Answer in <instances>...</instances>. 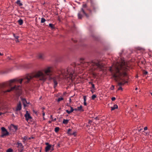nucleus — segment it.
I'll return each instance as SVG.
<instances>
[{
	"label": "nucleus",
	"mask_w": 152,
	"mask_h": 152,
	"mask_svg": "<svg viewBox=\"0 0 152 152\" xmlns=\"http://www.w3.org/2000/svg\"><path fill=\"white\" fill-rule=\"evenodd\" d=\"M129 67L123 61L121 62L117 63L114 68L110 67L109 71L111 73L112 77L115 81L123 80L122 78H128V72Z\"/></svg>",
	"instance_id": "nucleus-1"
},
{
	"label": "nucleus",
	"mask_w": 152,
	"mask_h": 152,
	"mask_svg": "<svg viewBox=\"0 0 152 152\" xmlns=\"http://www.w3.org/2000/svg\"><path fill=\"white\" fill-rule=\"evenodd\" d=\"M35 77L39 78L41 80H45L46 77V76L41 72L39 71L34 75L31 74L27 75L23 79L18 80L17 79H13L10 80L9 82V85H11V84L15 81L19 82L20 84L22 83L23 80L26 83H28L33 78Z\"/></svg>",
	"instance_id": "nucleus-2"
},
{
	"label": "nucleus",
	"mask_w": 152,
	"mask_h": 152,
	"mask_svg": "<svg viewBox=\"0 0 152 152\" xmlns=\"http://www.w3.org/2000/svg\"><path fill=\"white\" fill-rule=\"evenodd\" d=\"M61 73L64 76L65 79L68 78L72 80L73 75L75 72L74 68L70 66L68 67L67 69H62L61 71Z\"/></svg>",
	"instance_id": "nucleus-3"
},
{
	"label": "nucleus",
	"mask_w": 152,
	"mask_h": 152,
	"mask_svg": "<svg viewBox=\"0 0 152 152\" xmlns=\"http://www.w3.org/2000/svg\"><path fill=\"white\" fill-rule=\"evenodd\" d=\"M82 63L83 64L81 65L84 67H87L88 66L91 65V66H93L92 69L94 70H96L98 68L101 69L103 67V66L100 64L99 62H94L92 61L91 62H84Z\"/></svg>",
	"instance_id": "nucleus-4"
},
{
	"label": "nucleus",
	"mask_w": 152,
	"mask_h": 152,
	"mask_svg": "<svg viewBox=\"0 0 152 152\" xmlns=\"http://www.w3.org/2000/svg\"><path fill=\"white\" fill-rule=\"evenodd\" d=\"M84 14L86 18H88L90 17V15L88 14L83 9V8H81L80 11L79 12L78 14V18L79 19H82L83 17L82 14Z\"/></svg>",
	"instance_id": "nucleus-5"
},
{
	"label": "nucleus",
	"mask_w": 152,
	"mask_h": 152,
	"mask_svg": "<svg viewBox=\"0 0 152 152\" xmlns=\"http://www.w3.org/2000/svg\"><path fill=\"white\" fill-rule=\"evenodd\" d=\"M1 135L0 136L1 137H4V136L8 135L9 134V133L8 132L7 130L4 127H2L1 128Z\"/></svg>",
	"instance_id": "nucleus-6"
},
{
	"label": "nucleus",
	"mask_w": 152,
	"mask_h": 152,
	"mask_svg": "<svg viewBox=\"0 0 152 152\" xmlns=\"http://www.w3.org/2000/svg\"><path fill=\"white\" fill-rule=\"evenodd\" d=\"M24 117L25 118L27 122L30 121V122H32L33 121V119L28 111H26V113L24 115Z\"/></svg>",
	"instance_id": "nucleus-7"
},
{
	"label": "nucleus",
	"mask_w": 152,
	"mask_h": 152,
	"mask_svg": "<svg viewBox=\"0 0 152 152\" xmlns=\"http://www.w3.org/2000/svg\"><path fill=\"white\" fill-rule=\"evenodd\" d=\"M52 72L51 67H48L44 70L45 73L48 75H51Z\"/></svg>",
	"instance_id": "nucleus-8"
},
{
	"label": "nucleus",
	"mask_w": 152,
	"mask_h": 152,
	"mask_svg": "<svg viewBox=\"0 0 152 152\" xmlns=\"http://www.w3.org/2000/svg\"><path fill=\"white\" fill-rule=\"evenodd\" d=\"M20 87V86H15L14 87H11V88H10V89H8L6 91H2V92H3L4 93H5L7 92H10V91H12L13 90H14V89H15L16 90L19 89V88Z\"/></svg>",
	"instance_id": "nucleus-9"
},
{
	"label": "nucleus",
	"mask_w": 152,
	"mask_h": 152,
	"mask_svg": "<svg viewBox=\"0 0 152 152\" xmlns=\"http://www.w3.org/2000/svg\"><path fill=\"white\" fill-rule=\"evenodd\" d=\"M90 8L93 12H96L97 7L96 4L94 2L91 3Z\"/></svg>",
	"instance_id": "nucleus-10"
},
{
	"label": "nucleus",
	"mask_w": 152,
	"mask_h": 152,
	"mask_svg": "<svg viewBox=\"0 0 152 152\" xmlns=\"http://www.w3.org/2000/svg\"><path fill=\"white\" fill-rule=\"evenodd\" d=\"M17 144L18 145L17 147L20 148L21 150V151H22L23 149V145L22 143L21 142H17Z\"/></svg>",
	"instance_id": "nucleus-11"
},
{
	"label": "nucleus",
	"mask_w": 152,
	"mask_h": 152,
	"mask_svg": "<svg viewBox=\"0 0 152 152\" xmlns=\"http://www.w3.org/2000/svg\"><path fill=\"white\" fill-rule=\"evenodd\" d=\"M21 109V105L20 102L17 105V106L16 108V111H18L20 110Z\"/></svg>",
	"instance_id": "nucleus-12"
},
{
	"label": "nucleus",
	"mask_w": 152,
	"mask_h": 152,
	"mask_svg": "<svg viewBox=\"0 0 152 152\" xmlns=\"http://www.w3.org/2000/svg\"><path fill=\"white\" fill-rule=\"evenodd\" d=\"M53 81L54 83V88L56 87L58 84V83L57 82V78L56 77H54L53 78Z\"/></svg>",
	"instance_id": "nucleus-13"
},
{
	"label": "nucleus",
	"mask_w": 152,
	"mask_h": 152,
	"mask_svg": "<svg viewBox=\"0 0 152 152\" xmlns=\"http://www.w3.org/2000/svg\"><path fill=\"white\" fill-rule=\"evenodd\" d=\"M123 82H119L118 83V86H122L124 85L125 83H128L127 81H125L124 80H123Z\"/></svg>",
	"instance_id": "nucleus-14"
},
{
	"label": "nucleus",
	"mask_w": 152,
	"mask_h": 152,
	"mask_svg": "<svg viewBox=\"0 0 152 152\" xmlns=\"http://www.w3.org/2000/svg\"><path fill=\"white\" fill-rule=\"evenodd\" d=\"M8 85V83H4L1 84H0V88H2L6 87Z\"/></svg>",
	"instance_id": "nucleus-15"
},
{
	"label": "nucleus",
	"mask_w": 152,
	"mask_h": 152,
	"mask_svg": "<svg viewBox=\"0 0 152 152\" xmlns=\"http://www.w3.org/2000/svg\"><path fill=\"white\" fill-rule=\"evenodd\" d=\"M71 108L70 110L69 111L68 110H66V112L68 113V114H70L74 110V109L73 107H72L71 106H69Z\"/></svg>",
	"instance_id": "nucleus-16"
},
{
	"label": "nucleus",
	"mask_w": 152,
	"mask_h": 152,
	"mask_svg": "<svg viewBox=\"0 0 152 152\" xmlns=\"http://www.w3.org/2000/svg\"><path fill=\"white\" fill-rule=\"evenodd\" d=\"M10 127L12 128H13L16 131L18 129V126H16L14 124H12L10 126Z\"/></svg>",
	"instance_id": "nucleus-17"
},
{
	"label": "nucleus",
	"mask_w": 152,
	"mask_h": 152,
	"mask_svg": "<svg viewBox=\"0 0 152 152\" xmlns=\"http://www.w3.org/2000/svg\"><path fill=\"white\" fill-rule=\"evenodd\" d=\"M51 145H48L45 148V151L46 152L48 151L50 149Z\"/></svg>",
	"instance_id": "nucleus-18"
},
{
	"label": "nucleus",
	"mask_w": 152,
	"mask_h": 152,
	"mask_svg": "<svg viewBox=\"0 0 152 152\" xmlns=\"http://www.w3.org/2000/svg\"><path fill=\"white\" fill-rule=\"evenodd\" d=\"M77 110H78V111L82 112H83L84 111V110L83 108V107L82 105H80L79 107H77Z\"/></svg>",
	"instance_id": "nucleus-19"
},
{
	"label": "nucleus",
	"mask_w": 152,
	"mask_h": 152,
	"mask_svg": "<svg viewBox=\"0 0 152 152\" xmlns=\"http://www.w3.org/2000/svg\"><path fill=\"white\" fill-rule=\"evenodd\" d=\"M22 101L23 102L24 106H26V104L27 103L26 99L25 98H23L22 99Z\"/></svg>",
	"instance_id": "nucleus-20"
},
{
	"label": "nucleus",
	"mask_w": 152,
	"mask_h": 152,
	"mask_svg": "<svg viewBox=\"0 0 152 152\" xmlns=\"http://www.w3.org/2000/svg\"><path fill=\"white\" fill-rule=\"evenodd\" d=\"M118 108V106L117 104H115L113 107H111V110L112 111Z\"/></svg>",
	"instance_id": "nucleus-21"
},
{
	"label": "nucleus",
	"mask_w": 152,
	"mask_h": 152,
	"mask_svg": "<svg viewBox=\"0 0 152 152\" xmlns=\"http://www.w3.org/2000/svg\"><path fill=\"white\" fill-rule=\"evenodd\" d=\"M86 96H83V98L84 99V104L85 106H86L87 105V104L86 103Z\"/></svg>",
	"instance_id": "nucleus-22"
},
{
	"label": "nucleus",
	"mask_w": 152,
	"mask_h": 152,
	"mask_svg": "<svg viewBox=\"0 0 152 152\" xmlns=\"http://www.w3.org/2000/svg\"><path fill=\"white\" fill-rule=\"evenodd\" d=\"M18 22L20 25H21L23 23V20L21 19H20L18 20Z\"/></svg>",
	"instance_id": "nucleus-23"
},
{
	"label": "nucleus",
	"mask_w": 152,
	"mask_h": 152,
	"mask_svg": "<svg viewBox=\"0 0 152 152\" xmlns=\"http://www.w3.org/2000/svg\"><path fill=\"white\" fill-rule=\"evenodd\" d=\"M16 3L19 6H22L23 5V4L21 2L20 0H18Z\"/></svg>",
	"instance_id": "nucleus-24"
},
{
	"label": "nucleus",
	"mask_w": 152,
	"mask_h": 152,
	"mask_svg": "<svg viewBox=\"0 0 152 152\" xmlns=\"http://www.w3.org/2000/svg\"><path fill=\"white\" fill-rule=\"evenodd\" d=\"M69 120L67 119H64L63 121V123L65 124H67L68 123Z\"/></svg>",
	"instance_id": "nucleus-25"
},
{
	"label": "nucleus",
	"mask_w": 152,
	"mask_h": 152,
	"mask_svg": "<svg viewBox=\"0 0 152 152\" xmlns=\"http://www.w3.org/2000/svg\"><path fill=\"white\" fill-rule=\"evenodd\" d=\"M87 10L89 12V14H88L90 16L92 13V11H93L92 10L91 8H88Z\"/></svg>",
	"instance_id": "nucleus-26"
},
{
	"label": "nucleus",
	"mask_w": 152,
	"mask_h": 152,
	"mask_svg": "<svg viewBox=\"0 0 152 152\" xmlns=\"http://www.w3.org/2000/svg\"><path fill=\"white\" fill-rule=\"evenodd\" d=\"M49 26L52 29H54L55 28V27L54 26V25L52 23H50L49 25Z\"/></svg>",
	"instance_id": "nucleus-27"
},
{
	"label": "nucleus",
	"mask_w": 152,
	"mask_h": 152,
	"mask_svg": "<svg viewBox=\"0 0 152 152\" xmlns=\"http://www.w3.org/2000/svg\"><path fill=\"white\" fill-rule=\"evenodd\" d=\"M89 84H91L92 85V88L94 89L95 88L94 85L93 83L92 82H89Z\"/></svg>",
	"instance_id": "nucleus-28"
},
{
	"label": "nucleus",
	"mask_w": 152,
	"mask_h": 152,
	"mask_svg": "<svg viewBox=\"0 0 152 152\" xmlns=\"http://www.w3.org/2000/svg\"><path fill=\"white\" fill-rule=\"evenodd\" d=\"M46 21V20L44 18H42L41 21V23H43L45 22Z\"/></svg>",
	"instance_id": "nucleus-29"
},
{
	"label": "nucleus",
	"mask_w": 152,
	"mask_h": 152,
	"mask_svg": "<svg viewBox=\"0 0 152 152\" xmlns=\"http://www.w3.org/2000/svg\"><path fill=\"white\" fill-rule=\"evenodd\" d=\"M59 130V128L58 127H56L55 129V131L56 132H58Z\"/></svg>",
	"instance_id": "nucleus-30"
},
{
	"label": "nucleus",
	"mask_w": 152,
	"mask_h": 152,
	"mask_svg": "<svg viewBox=\"0 0 152 152\" xmlns=\"http://www.w3.org/2000/svg\"><path fill=\"white\" fill-rule=\"evenodd\" d=\"M96 97V96L94 94L91 96V99L93 100H94L95 99Z\"/></svg>",
	"instance_id": "nucleus-31"
},
{
	"label": "nucleus",
	"mask_w": 152,
	"mask_h": 152,
	"mask_svg": "<svg viewBox=\"0 0 152 152\" xmlns=\"http://www.w3.org/2000/svg\"><path fill=\"white\" fill-rule=\"evenodd\" d=\"M43 55L42 54H39V58L40 59H42L43 58Z\"/></svg>",
	"instance_id": "nucleus-32"
},
{
	"label": "nucleus",
	"mask_w": 152,
	"mask_h": 152,
	"mask_svg": "<svg viewBox=\"0 0 152 152\" xmlns=\"http://www.w3.org/2000/svg\"><path fill=\"white\" fill-rule=\"evenodd\" d=\"M64 99L62 97H60L58 98V100H57V101L58 102H59L61 100H63Z\"/></svg>",
	"instance_id": "nucleus-33"
},
{
	"label": "nucleus",
	"mask_w": 152,
	"mask_h": 152,
	"mask_svg": "<svg viewBox=\"0 0 152 152\" xmlns=\"http://www.w3.org/2000/svg\"><path fill=\"white\" fill-rule=\"evenodd\" d=\"M13 35L15 38L16 39H18L19 37L18 36L16 35L14 33H13Z\"/></svg>",
	"instance_id": "nucleus-34"
},
{
	"label": "nucleus",
	"mask_w": 152,
	"mask_h": 152,
	"mask_svg": "<svg viewBox=\"0 0 152 152\" xmlns=\"http://www.w3.org/2000/svg\"><path fill=\"white\" fill-rule=\"evenodd\" d=\"M13 151V150L11 148H9L7 149L6 151V152H12Z\"/></svg>",
	"instance_id": "nucleus-35"
},
{
	"label": "nucleus",
	"mask_w": 152,
	"mask_h": 152,
	"mask_svg": "<svg viewBox=\"0 0 152 152\" xmlns=\"http://www.w3.org/2000/svg\"><path fill=\"white\" fill-rule=\"evenodd\" d=\"M82 7L83 8H86L87 7V5L86 4H83L82 5Z\"/></svg>",
	"instance_id": "nucleus-36"
},
{
	"label": "nucleus",
	"mask_w": 152,
	"mask_h": 152,
	"mask_svg": "<svg viewBox=\"0 0 152 152\" xmlns=\"http://www.w3.org/2000/svg\"><path fill=\"white\" fill-rule=\"evenodd\" d=\"M70 135H74L75 136H76V132H74L72 133H71L70 134Z\"/></svg>",
	"instance_id": "nucleus-37"
},
{
	"label": "nucleus",
	"mask_w": 152,
	"mask_h": 152,
	"mask_svg": "<svg viewBox=\"0 0 152 152\" xmlns=\"http://www.w3.org/2000/svg\"><path fill=\"white\" fill-rule=\"evenodd\" d=\"M27 139V137L26 136H24V137L23 138V142H24V141H25Z\"/></svg>",
	"instance_id": "nucleus-38"
},
{
	"label": "nucleus",
	"mask_w": 152,
	"mask_h": 152,
	"mask_svg": "<svg viewBox=\"0 0 152 152\" xmlns=\"http://www.w3.org/2000/svg\"><path fill=\"white\" fill-rule=\"evenodd\" d=\"M33 112L37 115L38 113L37 112L35 111L34 110H33Z\"/></svg>",
	"instance_id": "nucleus-39"
},
{
	"label": "nucleus",
	"mask_w": 152,
	"mask_h": 152,
	"mask_svg": "<svg viewBox=\"0 0 152 152\" xmlns=\"http://www.w3.org/2000/svg\"><path fill=\"white\" fill-rule=\"evenodd\" d=\"M121 90V91L123 90V88L121 86H120L118 88V90Z\"/></svg>",
	"instance_id": "nucleus-40"
},
{
	"label": "nucleus",
	"mask_w": 152,
	"mask_h": 152,
	"mask_svg": "<svg viewBox=\"0 0 152 152\" xmlns=\"http://www.w3.org/2000/svg\"><path fill=\"white\" fill-rule=\"evenodd\" d=\"M114 88V86L113 85H112V86L110 88V89L112 90H113Z\"/></svg>",
	"instance_id": "nucleus-41"
},
{
	"label": "nucleus",
	"mask_w": 152,
	"mask_h": 152,
	"mask_svg": "<svg viewBox=\"0 0 152 152\" xmlns=\"http://www.w3.org/2000/svg\"><path fill=\"white\" fill-rule=\"evenodd\" d=\"M71 130L70 129H68V133L69 134H71V133H70V131H71Z\"/></svg>",
	"instance_id": "nucleus-42"
},
{
	"label": "nucleus",
	"mask_w": 152,
	"mask_h": 152,
	"mask_svg": "<svg viewBox=\"0 0 152 152\" xmlns=\"http://www.w3.org/2000/svg\"><path fill=\"white\" fill-rule=\"evenodd\" d=\"M115 97H113L111 98V100H112V101H114L115 100Z\"/></svg>",
	"instance_id": "nucleus-43"
},
{
	"label": "nucleus",
	"mask_w": 152,
	"mask_h": 152,
	"mask_svg": "<svg viewBox=\"0 0 152 152\" xmlns=\"http://www.w3.org/2000/svg\"><path fill=\"white\" fill-rule=\"evenodd\" d=\"M147 129H148V128L146 126L144 128V130H146Z\"/></svg>",
	"instance_id": "nucleus-44"
},
{
	"label": "nucleus",
	"mask_w": 152,
	"mask_h": 152,
	"mask_svg": "<svg viewBox=\"0 0 152 152\" xmlns=\"http://www.w3.org/2000/svg\"><path fill=\"white\" fill-rule=\"evenodd\" d=\"M148 72H147V71H145L144 72V74L145 75H146L147 74H148Z\"/></svg>",
	"instance_id": "nucleus-45"
},
{
	"label": "nucleus",
	"mask_w": 152,
	"mask_h": 152,
	"mask_svg": "<svg viewBox=\"0 0 152 152\" xmlns=\"http://www.w3.org/2000/svg\"><path fill=\"white\" fill-rule=\"evenodd\" d=\"M56 118H54V119H53V120H52V121H56Z\"/></svg>",
	"instance_id": "nucleus-46"
},
{
	"label": "nucleus",
	"mask_w": 152,
	"mask_h": 152,
	"mask_svg": "<svg viewBox=\"0 0 152 152\" xmlns=\"http://www.w3.org/2000/svg\"><path fill=\"white\" fill-rule=\"evenodd\" d=\"M72 41H73V42H74L75 43H76L77 42V40H73V39H72Z\"/></svg>",
	"instance_id": "nucleus-47"
},
{
	"label": "nucleus",
	"mask_w": 152,
	"mask_h": 152,
	"mask_svg": "<svg viewBox=\"0 0 152 152\" xmlns=\"http://www.w3.org/2000/svg\"><path fill=\"white\" fill-rule=\"evenodd\" d=\"M45 144H46V145H50V144H49V143H48V142H46V143H45Z\"/></svg>",
	"instance_id": "nucleus-48"
},
{
	"label": "nucleus",
	"mask_w": 152,
	"mask_h": 152,
	"mask_svg": "<svg viewBox=\"0 0 152 152\" xmlns=\"http://www.w3.org/2000/svg\"><path fill=\"white\" fill-rule=\"evenodd\" d=\"M50 118H51L52 120L53 119V115H50Z\"/></svg>",
	"instance_id": "nucleus-49"
},
{
	"label": "nucleus",
	"mask_w": 152,
	"mask_h": 152,
	"mask_svg": "<svg viewBox=\"0 0 152 152\" xmlns=\"http://www.w3.org/2000/svg\"><path fill=\"white\" fill-rule=\"evenodd\" d=\"M52 121H49L48 123H49L50 124L51 123Z\"/></svg>",
	"instance_id": "nucleus-50"
},
{
	"label": "nucleus",
	"mask_w": 152,
	"mask_h": 152,
	"mask_svg": "<svg viewBox=\"0 0 152 152\" xmlns=\"http://www.w3.org/2000/svg\"><path fill=\"white\" fill-rule=\"evenodd\" d=\"M42 115L43 116H44L45 115V113H42Z\"/></svg>",
	"instance_id": "nucleus-51"
},
{
	"label": "nucleus",
	"mask_w": 152,
	"mask_h": 152,
	"mask_svg": "<svg viewBox=\"0 0 152 152\" xmlns=\"http://www.w3.org/2000/svg\"><path fill=\"white\" fill-rule=\"evenodd\" d=\"M90 3H91V2H93V0H90Z\"/></svg>",
	"instance_id": "nucleus-52"
},
{
	"label": "nucleus",
	"mask_w": 152,
	"mask_h": 152,
	"mask_svg": "<svg viewBox=\"0 0 152 152\" xmlns=\"http://www.w3.org/2000/svg\"><path fill=\"white\" fill-rule=\"evenodd\" d=\"M74 110H75V111L78 110H77V108L74 109Z\"/></svg>",
	"instance_id": "nucleus-53"
},
{
	"label": "nucleus",
	"mask_w": 152,
	"mask_h": 152,
	"mask_svg": "<svg viewBox=\"0 0 152 152\" xmlns=\"http://www.w3.org/2000/svg\"><path fill=\"white\" fill-rule=\"evenodd\" d=\"M91 91L92 92V93L93 94L94 93L93 91L92 90H91Z\"/></svg>",
	"instance_id": "nucleus-54"
},
{
	"label": "nucleus",
	"mask_w": 152,
	"mask_h": 152,
	"mask_svg": "<svg viewBox=\"0 0 152 152\" xmlns=\"http://www.w3.org/2000/svg\"><path fill=\"white\" fill-rule=\"evenodd\" d=\"M3 54H2V53H1L0 52V56H3Z\"/></svg>",
	"instance_id": "nucleus-55"
},
{
	"label": "nucleus",
	"mask_w": 152,
	"mask_h": 152,
	"mask_svg": "<svg viewBox=\"0 0 152 152\" xmlns=\"http://www.w3.org/2000/svg\"><path fill=\"white\" fill-rule=\"evenodd\" d=\"M19 42V41L18 40V39H17V40L16 41V42Z\"/></svg>",
	"instance_id": "nucleus-56"
},
{
	"label": "nucleus",
	"mask_w": 152,
	"mask_h": 152,
	"mask_svg": "<svg viewBox=\"0 0 152 152\" xmlns=\"http://www.w3.org/2000/svg\"><path fill=\"white\" fill-rule=\"evenodd\" d=\"M92 36L94 38H95V36L94 35H92Z\"/></svg>",
	"instance_id": "nucleus-57"
},
{
	"label": "nucleus",
	"mask_w": 152,
	"mask_h": 152,
	"mask_svg": "<svg viewBox=\"0 0 152 152\" xmlns=\"http://www.w3.org/2000/svg\"><path fill=\"white\" fill-rule=\"evenodd\" d=\"M42 109L43 110H44V109H45V108H44V107H42Z\"/></svg>",
	"instance_id": "nucleus-58"
},
{
	"label": "nucleus",
	"mask_w": 152,
	"mask_h": 152,
	"mask_svg": "<svg viewBox=\"0 0 152 152\" xmlns=\"http://www.w3.org/2000/svg\"><path fill=\"white\" fill-rule=\"evenodd\" d=\"M2 114V113L1 112H0V115H1Z\"/></svg>",
	"instance_id": "nucleus-59"
},
{
	"label": "nucleus",
	"mask_w": 152,
	"mask_h": 152,
	"mask_svg": "<svg viewBox=\"0 0 152 152\" xmlns=\"http://www.w3.org/2000/svg\"><path fill=\"white\" fill-rule=\"evenodd\" d=\"M137 88H135V90H137Z\"/></svg>",
	"instance_id": "nucleus-60"
},
{
	"label": "nucleus",
	"mask_w": 152,
	"mask_h": 152,
	"mask_svg": "<svg viewBox=\"0 0 152 152\" xmlns=\"http://www.w3.org/2000/svg\"><path fill=\"white\" fill-rule=\"evenodd\" d=\"M43 120H45V117L44 116H43Z\"/></svg>",
	"instance_id": "nucleus-61"
},
{
	"label": "nucleus",
	"mask_w": 152,
	"mask_h": 152,
	"mask_svg": "<svg viewBox=\"0 0 152 152\" xmlns=\"http://www.w3.org/2000/svg\"><path fill=\"white\" fill-rule=\"evenodd\" d=\"M42 113H45V112H44V111H43H43H42Z\"/></svg>",
	"instance_id": "nucleus-62"
},
{
	"label": "nucleus",
	"mask_w": 152,
	"mask_h": 152,
	"mask_svg": "<svg viewBox=\"0 0 152 152\" xmlns=\"http://www.w3.org/2000/svg\"><path fill=\"white\" fill-rule=\"evenodd\" d=\"M53 150V148H52V150Z\"/></svg>",
	"instance_id": "nucleus-63"
},
{
	"label": "nucleus",
	"mask_w": 152,
	"mask_h": 152,
	"mask_svg": "<svg viewBox=\"0 0 152 152\" xmlns=\"http://www.w3.org/2000/svg\"><path fill=\"white\" fill-rule=\"evenodd\" d=\"M53 150V148H52V150Z\"/></svg>",
	"instance_id": "nucleus-64"
}]
</instances>
